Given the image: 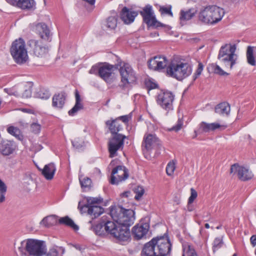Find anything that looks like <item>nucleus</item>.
<instances>
[{"label": "nucleus", "instance_id": "f257e3e1", "mask_svg": "<svg viewBox=\"0 0 256 256\" xmlns=\"http://www.w3.org/2000/svg\"><path fill=\"white\" fill-rule=\"evenodd\" d=\"M110 214L116 222L118 240L128 241L130 237V227L134 224L135 220L134 212L118 205L111 206Z\"/></svg>", "mask_w": 256, "mask_h": 256}, {"label": "nucleus", "instance_id": "f03ea898", "mask_svg": "<svg viewBox=\"0 0 256 256\" xmlns=\"http://www.w3.org/2000/svg\"><path fill=\"white\" fill-rule=\"evenodd\" d=\"M172 244L168 232L153 238L144 246L141 256H167L170 254Z\"/></svg>", "mask_w": 256, "mask_h": 256}, {"label": "nucleus", "instance_id": "7ed1b4c3", "mask_svg": "<svg viewBox=\"0 0 256 256\" xmlns=\"http://www.w3.org/2000/svg\"><path fill=\"white\" fill-rule=\"evenodd\" d=\"M106 124L112 135L108 144L110 157L112 158L116 156L118 150L123 148L124 140L126 137L124 135L118 133L122 130V125L118 122V118L106 120Z\"/></svg>", "mask_w": 256, "mask_h": 256}, {"label": "nucleus", "instance_id": "20e7f679", "mask_svg": "<svg viewBox=\"0 0 256 256\" xmlns=\"http://www.w3.org/2000/svg\"><path fill=\"white\" fill-rule=\"evenodd\" d=\"M224 15V9L216 6H206L200 9L198 20L204 24L214 25L220 22Z\"/></svg>", "mask_w": 256, "mask_h": 256}, {"label": "nucleus", "instance_id": "39448f33", "mask_svg": "<svg viewBox=\"0 0 256 256\" xmlns=\"http://www.w3.org/2000/svg\"><path fill=\"white\" fill-rule=\"evenodd\" d=\"M10 52L14 62L18 64H24L28 60L25 42L21 38L12 42L10 48Z\"/></svg>", "mask_w": 256, "mask_h": 256}, {"label": "nucleus", "instance_id": "423d86ee", "mask_svg": "<svg viewBox=\"0 0 256 256\" xmlns=\"http://www.w3.org/2000/svg\"><path fill=\"white\" fill-rule=\"evenodd\" d=\"M166 75L182 80L189 76L192 72V67L188 63L170 62L166 68Z\"/></svg>", "mask_w": 256, "mask_h": 256}, {"label": "nucleus", "instance_id": "0eeeda50", "mask_svg": "<svg viewBox=\"0 0 256 256\" xmlns=\"http://www.w3.org/2000/svg\"><path fill=\"white\" fill-rule=\"evenodd\" d=\"M88 223L91 224L90 230H92L96 235L104 236L106 234H110L118 240V233L116 231V225L115 222L102 221L94 224L92 220H90L88 222Z\"/></svg>", "mask_w": 256, "mask_h": 256}, {"label": "nucleus", "instance_id": "6e6552de", "mask_svg": "<svg viewBox=\"0 0 256 256\" xmlns=\"http://www.w3.org/2000/svg\"><path fill=\"white\" fill-rule=\"evenodd\" d=\"M236 46L234 44H226L220 48L218 58L224 65L225 67L232 70L236 64V55L235 54Z\"/></svg>", "mask_w": 256, "mask_h": 256}, {"label": "nucleus", "instance_id": "1a4fd4ad", "mask_svg": "<svg viewBox=\"0 0 256 256\" xmlns=\"http://www.w3.org/2000/svg\"><path fill=\"white\" fill-rule=\"evenodd\" d=\"M142 16L143 22L146 23L148 27L152 26L158 28L160 27L166 28L168 30L170 29V26L164 24L158 21L156 18L152 10V6L148 4L140 12Z\"/></svg>", "mask_w": 256, "mask_h": 256}, {"label": "nucleus", "instance_id": "9d476101", "mask_svg": "<svg viewBox=\"0 0 256 256\" xmlns=\"http://www.w3.org/2000/svg\"><path fill=\"white\" fill-rule=\"evenodd\" d=\"M142 150L144 154L151 152L155 149L156 154H160L163 148L162 142L155 134H145L142 144Z\"/></svg>", "mask_w": 256, "mask_h": 256}, {"label": "nucleus", "instance_id": "9b49d317", "mask_svg": "<svg viewBox=\"0 0 256 256\" xmlns=\"http://www.w3.org/2000/svg\"><path fill=\"white\" fill-rule=\"evenodd\" d=\"M25 249L32 256H42L46 254V251L44 242L34 239L26 240Z\"/></svg>", "mask_w": 256, "mask_h": 256}, {"label": "nucleus", "instance_id": "f8f14e48", "mask_svg": "<svg viewBox=\"0 0 256 256\" xmlns=\"http://www.w3.org/2000/svg\"><path fill=\"white\" fill-rule=\"evenodd\" d=\"M174 96L170 91L161 90L157 96L156 102L163 109L167 111L173 110Z\"/></svg>", "mask_w": 256, "mask_h": 256}, {"label": "nucleus", "instance_id": "ddd939ff", "mask_svg": "<svg viewBox=\"0 0 256 256\" xmlns=\"http://www.w3.org/2000/svg\"><path fill=\"white\" fill-rule=\"evenodd\" d=\"M120 72L121 76L122 84L120 86L124 88L127 85L134 84L136 80V77L133 70L128 64H124L120 68Z\"/></svg>", "mask_w": 256, "mask_h": 256}, {"label": "nucleus", "instance_id": "4468645a", "mask_svg": "<svg viewBox=\"0 0 256 256\" xmlns=\"http://www.w3.org/2000/svg\"><path fill=\"white\" fill-rule=\"evenodd\" d=\"M128 176V170L124 166H116L112 172L110 182L112 184H118L127 179Z\"/></svg>", "mask_w": 256, "mask_h": 256}, {"label": "nucleus", "instance_id": "2eb2a0df", "mask_svg": "<svg viewBox=\"0 0 256 256\" xmlns=\"http://www.w3.org/2000/svg\"><path fill=\"white\" fill-rule=\"evenodd\" d=\"M27 46L33 54L38 56L42 58L45 56L48 52V48L42 44L41 42L31 39L28 41Z\"/></svg>", "mask_w": 256, "mask_h": 256}, {"label": "nucleus", "instance_id": "dca6fc26", "mask_svg": "<svg viewBox=\"0 0 256 256\" xmlns=\"http://www.w3.org/2000/svg\"><path fill=\"white\" fill-rule=\"evenodd\" d=\"M114 69V65L108 63H104L102 66H99L98 70V76L102 78L108 84H110L113 82V72Z\"/></svg>", "mask_w": 256, "mask_h": 256}, {"label": "nucleus", "instance_id": "f3484780", "mask_svg": "<svg viewBox=\"0 0 256 256\" xmlns=\"http://www.w3.org/2000/svg\"><path fill=\"white\" fill-rule=\"evenodd\" d=\"M148 67L150 70H160L168 67L170 64L166 56H158L149 60L148 62Z\"/></svg>", "mask_w": 256, "mask_h": 256}, {"label": "nucleus", "instance_id": "a211bd4d", "mask_svg": "<svg viewBox=\"0 0 256 256\" xmlns=\"http://www.w3.org/2000/svg\"><path fill=\"white\" fill-rule=\"evenodd\" d=\"M237 172L240 180L246 181L251 179L253 176L252 172L246 168L240 166L238 164H234L231 166L230 173Z\"/></svg>", "mask_w": 256, "mask_h": 256}, {"label": "nucleus", "instance_id": "6ab92c4d", "mask_svg": "<svg viewBox=\"0 0 256 256\" xmlns=\"http://www.w3.org/2000/svg\"><path fill=\"white\" fill-rule=\"evenodd\" d=\"M78 208L80 211L85 212L86 210L88 214L90 216L92 220L98 217L104 212V209L102 206L89 205L81 206L80 202L78 203Z\"/></svg>", "mask_w": 256, "mask_h": 256}, {"label": "nucleus", "instance_id": "aec40b11", "mask_svg": "<svg viewBox=\"0 0 256 256\" xmlns=\"http://www.w3.org/2000/svg\"><path fill=\"white\" fill-rule=\"evenodd\" d=\"M35 30L36 34L42 40L46 42H51L52 40V33L45 23L40 22L37 24L35 26Z\"/></svg>", "mask_w": 256, "mask_h": 256}, {"label": "nucleus", "instance_id": "412c9836", "mask_svg": "<svg viewBox=\"0 0 256 256\" xmlns=\"http://www.w3.org/2000/svg\"><path fill=\"white\" fill-rule=\"evenodd\" d=\"M150 228V224L148 222L142 223L140 225H136L132 229V234L135 239L138 240L142 238L147 234Z\"/></svg>", "mask_w": 256, "mask_h": 256}, {"label": "nucleus", "instance_id": "4be33fe9", "mask_svg": "<svg viewBox=\"0 0 256 256\" xmlns=\"http://www.w3.org/2000/svg\"><path fill=\"white\" fill-rule=\"evenodd\" d=\"M8 4L22 10H33L35 8L34 0H6Z\"/></svg>", "mask_w": 256, "mask_h": 256}, {"label": "nucleus", "instance_id": "5701e85b", "mask_svg": "<svg viewBox=\"0 0 256 256\" xmlns=\"http://www.w3.org/2000/svg\"><path fill=\"white\" fill-rule=\"evenodd\" d=\"M138 13L136 12L130 10L127 7H124L120 12V18L126 24L132 23Z\"/></svg>", "mask_w": 256, "mask_h": 256}, {"label": "nucleus", "instance_id": "b1692460", "mask_svg": "<svg viewBox=\"0 0 256 256\" xmlns=\"http://www.w3.org/2000/svg\"><path fill=\"white\" fill-rule=\"evenodd\" d=\"M16 150L14 143L7 140L0 139V152L4 156H10Z\"/></svg>", "mask_w": 256, "mask_h": 256}, {"label": "nucleus", "instance_id": "393cba45", "mask_svg": "<svg viewBox=\"0 0 256 256\" xmlns=\"http://www.w3.org/2000/svg\"><path fill=\"white\" fill-rule=\"evenodd\" d=\"M227 127L226 124H220L216 122L208 124L202 122L200 124V130L204 132H209L217 129L222 131L224 130Z\"/></svg>", "mask_w": 256, "mask_h": 256}, {"label": "nucleus", "instance_id": "a878e982", "mask_svg": "<svg viewBox=\"0 0 256 256\" xmlns=\"http://www.w3.org/2000/svg\"><path fill=\"white\" fill-rule=\"evenodd\" d=\"M66 94L64 92L55 94L52 98V106L56 108L62 109L65 104Z\"/></svg>", "mask_w": 256, "mask_h": 256}, {"label": "nucleus", "instance_id": "bb28decb", "mask_svg": "<svg viewBox=\"0 0 256 256\" xmlns=\"http://www.w3.org/2000/svg\"><path fill=\"white\" fill-rule=\"evenodd\" d=\"M42 175L47 180H52L56 171V166L53 162L46 164L43 168H38Z\"/></svg>", "mask_w": 256, "mask_h": 256}, {"label": "nucleus", "instance_id": "cd10ccee", "mask_svg": "<svg viewBox=\"0 0 256 256\" xmlns=\"http://www.w3.org/2000/svg\"><path fill=\"white\" fill-rule=\"evenodd\" d=\"M76 103L74 106L68 111V114L70 116H74L78 111L84 108L83 104L81 102L80 96L78 91L75 90Z\"/></svg>", "mask_w": 256, "mask_h": 256}, {"label": "nucleus", "instance_id": "c85d7f7f", "mask_svg": "<svg viewBox=\"0 0 256 256\" xmlns=\"http://www.w3.org/2000/svg\"><path fill=\"white\" fill-rule=\"evenodd\" d=\"M230 110V105L227 102H221L215 107V112L221 115L228 116Z\"/></svg>", "mask_w": 256, "mask_h": 256}, {"label": "nucleus", "instance_id": "c756f323", "mask_svg": "<svg viewBox=\"0 0 256 256\" xmlns=\"http://www.w3.org/2000/svg\"><path fill=\"white\" fill-rule=\"evenodd\" d=\"M117 23L118 16H110L106 18L103 28L106 30H114L116 28Z\"/></svg>", "mask_w": 256, "mask_h": 256}, {"label": "nucleus", "instance_id": "7c9ffc66", "mask_svg": "<svg viewBox=\"0 0 256 256\" xmlns=\"http://www.w3.org/2000/svg\"><path fill=\"white\" fill-rule=\"evenodd\" d=\"M196 14V10L191 8L188 10H181L180 19L181 21H186L191 20Z\"/></svg>", "mask_w": 256, "mask_h": 256}, {"label": "nucleus", "instance_id": "2f4dec72", "mask_svg": "<svg viewBox=\"0 0 256 256\" xmlns=\"http://www.w3.org/2000/svg\"><path fill=\"white\" fill-rule=\"evenodd\" d=\"M182 256H198L194 246L188 242L182 244Z\"/></svg>", "mask_w": 256, "mask_h": 256}, {"label": "nucleus", "instance_id": "473e14b6", "mask_svg": "<svg viewBox=\"0 0 256 256\" xmlns=\"http://www.w3.org/2000/svg\"><path fill=\"white\" fill-rule=\"evenodd\" d=\"M58 222L60 224L70 226L73 228L74 230H78L79 229L78 226L75 224L74 222L68 216H66L60 218L58 220Z\"/></svg>", "mask_w": 256, "mask_h": 256}, {"label": "nucleus", "instance_id": "72a5a7b5", "mask_svg": "<svg viewBox=\"0 0 256 256\" xmlns=\"http://www.w3.org/2000/svg\"><path fill=\"white\" fill-rule=\"evenodd\" d=\"M246 56L248 63L252 66H255L256 65V60L254 55V47L249 46L247 48Z\"/></svg>", "mask_w": 256, "mask_h": 256}, {"label": "nucleus", "instance_id": "f704fd0d", "mask_svg": "<svg viewBox=\"0 0 256 256\" xmlns=\"http://www.w3.org/2000/svg\"><path fill=\"white\" fill-rule=\"evenodd\" d=\"M7 131L10 134L15 136L18 140H22L23 139V135L20 130L17 127L10 126L8 128Z\"/></svg>", "mask_w": 256, "mask_h": 256}, {"label": "nucleus", "instance_id": "c9c22d12", "mask_svg": "<svg viewBox=\"0 0 256 256\" xmlns=\"http://www.w3.org/2000/svg\"><path fill=\"white\" fill-rule=\"evenodd\" d=\"M57 217L54 216H50L43 218L41 222V224L42 223L46 227L48 228L56 224L57 222Z\"/></svg>", "mask_w": 256, "mask_h": 256}, {"label": "nucleus", "instance_id": "e433bc0d", "mask_svg": "<svg viewBox=\"0 0 256 256\" xmlns=\"http://www.w3.org/2000/svg\"><path fill=\"white\" fill-rule=\"evenodd\" d=\"M80 182L83 191H87L90 189L92 187V182L90 178L88 177H85L83 179H80Z\"/></svg>", "mask_w": 256, "mask_h": 256}, {"label": "nucleus", "instance_id": "4c0bfd02", "mask_svg": "<svg viewBox=\"0 0 256 256\" xmlns=\"http://www.w3.org/2000/svg\"><path fill=\"white\" fill-rule=\"evenodd\" d=\"M212 70L216 74H218L220 76H228L229 74L228 73L223 70L220 67L216 64H212L210 65Z\"/></svg>", "mask_w": 256, "mask_h": 256}, {"label": "nucleus", "instance_id": "58836bf2", "mask_svg": "<svg viewBox=\"0 0 256 256\" xmlns=\"http://www.w3.org/2000/svg\"><path fill=\"white\" fill-rule=\"evenodd\" d=\"M172 6L168 5V6H160L159 11L161 14H167L170 16H173V14L172 12Z\"/></svg>", "mask_w": 256, "mask_h": 256}, {"label": "nucleus", "instance_id": "ea45409f", "mask_svg": "<svg viewBox=\"0 0 256 256\" xmlns=\"http://www.w3.org/2000/svg\"><path fill=\"white\" fill-rule=\"evenodd\" d=\"M102 200L103 199L100 198H87V204L84 205L97 206L96 204L101 203Z\"/></svg>", "mask_w": 256, "mask_h": 256}, {"label": "nucleus", "instance_id": "a19ab883", "mask_svg": "<svg viewBox=\"0 0 256 256\" xmlns=\"http://www.w3.org/2000/svg\"><path fill=\"white\" fill-rule=\"evenodd\" d=\"M37 97L42 99H48L50 96V94L48 90L40 89L36 93Z\"/></svg>", "mask_w": 256, "mask_h": 256}, {"label": "nucleus", "instance_id": "79ce46f5", "mask_svg": "<svg viewBox=\"0 0 256 256\" xmlns=\"http://www.w3.org/2000/svg\"><path fill=\"white\" fill-rule=\"evenodd\" d=\"M223 244L222 240L220 238H216L214 239L213 246L212 250L214 252H215L216 250L220 248Z\"/></svg>", "mask_w": 256, "mask_h": 256}, {"label": "nucleus", "instance_id": "37998d69", "mask_svg": "<svg viewBox=\"0 0 256 256\" xmlns=\"http://www.w3.org/2000/svg\"><path fill=\"white\" fill-rule=\"evenodd\" d=\"M204 68V65L203 64L199 62L198 64V67L194 74L193 76V81H194L196 80V79L201 74Z\"/></svg>", "mask_w": 256, "mask_h": 256}, {"label": "nucleus", "instance_id": "c03bdc74", "mask_svg": "<svg viewBox=\"0 0 256 256\" xmlns=\"http://www.w3.org/2000/svg\"><path fill=\"white\" fill-rule=\"evenodd\" d=\"M176 168L175 164L174 162H170L166 167V172L168 175L172 176Z\"/></svg>", "mask_w": 256, "mask_h": 256}, {"label": "nucleus", "instance_id": "a18cd8bd", "mask_svg": "<svg viewBox=\"0 0 256 256\" xmlns=\"http://www.w3.org/2000/svg\"><path fill=\"white\" fill-rule=\"evenodd\" d=\"M145 86L148 91L158 87V84L150 80L145 81Z\"/></svg>", "mask_w": 256, "mask_h": 256}, {"label": "nucleus", "instance_id": "49530a36", "mask_svg": "<svg viewBox=\"0 0 256 256\" xmlns=\"http://www.w3.org/2000/svg\"><path fill=\"white\" fill-rule=\"evenodd\" d=\"M30 129L33 133L38 134L40 131L41 126L38 123L34 122L30 125Z\"/></svg>", "mask_w": 256, "mask_h": 256}, {"label": "nucleus", "instance_id": "de8ad7c7", "mask_svg": "<svg viewBox=\"0 0 256 256\" xmlns=\"http://www.w3.org/2000/svg\"><path fill=\"white\" fill-rule=\"evenodd\" d=\"M190 196L188 200V204L192 203L198 196L197 192L193 188L190 189Z\"/></svg>", "mask_w": 256, "mask_h": 256}, {"label": "nucleus", "instance_id": "09e8293b", "mask_svg": "<svg viewBox=\"0 0 256 256\" xmlns=\"http://www.w3.org/2000/svg\"><path fill=\"white\" fill-rule=\"evenodd\" d=\"M4 91L6 92L9 95H14L16 96H20V92H18L15 90L14 88H4Z\"/></svg>", "mask_w": 256, "mask_h": 256}, {"label": "nucleus", "instance_id": "8fccbe9b", "mask_svg": "<svg viewBox=\"0 0 256 256\" xmlns=\"http://www.w3.org/2000/svg\"><path fill=\"white\" fill-rule=\"evenodd\" d=\"M23 92L20 93V96L23 98H28L31 96L32 95V90L30 88H26L23 90Z\"/></svg>", "mask_w": 256, "mask_h": 256}, {"label": "nucleus", "instance_id": "3c124183", "mask_svg": "<svg viewBox=\"0 0 256 256\" xmlns=\"http://www.w3.org/2000/svg\"><path fill=\"white\" fill-rule=\"evenodd\" d=\"M135 192L136 194L134 196V198L136 200H138L144 194V190L142 188L140 187L136 190Z\"/></svg>", "mask_w": 256, "mask_h": 256}, {"label": "nucleus", "instance_id": "603ef678", "mask_svg": "<svg viewBox=\"0 0 256 256\" xmlns=\"http://www.w3.org/2000/svg\"><path fill=\"white\" fill-rule=\"evenodd\" d=\"M183 124V121L181 118H178L177 124L173 126L172 128V130H174L176 132H178L182 128V126Z\"/></svg>", "mask_w": 256, "mask_h": 256}, {"label": "nucleus", "instance_id": "864d4df0", "mask_svg": "<svg viewBox=\"0 0 256 256\" xmlns=\"http://www.w3.org/2000/svg\"><path fill=\"white\" fill-rule=\"evenodd\" d=\"M72 144L74 147L76 148V149H80L84 146V142L83 141L79 142L78 140H75L74 141L72 142Z\"/></svg>", "mask_w": 256, "mask_h": 256}, {"label": "nucleus", "instance_id": "5fc2aeb1", "mask_svg": "<svg viewBox=\"0 0 256 256\" xmlns=\"http://www.w3.org/2000/svg\"><path fill=\"white\" fill-rule=\"evenodd\" d=\"M7 190V186L4 182L0 179V192L6 193Z\"/></svg>", "mask_w": 256, "mask_h": 256}, {"label": "nucleus", "instance_id": "6e6d98bb", "mask_svg": "<svg viewBox=\"0 0 256 256\" xmlns=\"http://www.w3.org/2000/svg\"><path fill=\"white\" fill-rule=\"evenodd\" d=\"M99 66H94L92 67L91 69L89 71V73L90 74H94L98 76V70Z\"/></svg>", "mask_w": 256, "mask_h": 256}, {"label": "nucleus", "instance_id": "4d7b16f0", "mask_svg": "<svg viewBox=\"0 0 256 256\" xmlns=\"http://www.w3.org/2000/svg\"><path fill=\"white\" fill-rule=\"evenodd\" d=\"M130 118V116H129L128 115L122 116L118 117V120H121L122 122L124 123H127L129 121V119Z\"/></svg>", "mask_w": 256, "mask_h": 256}, {"label": "nucleus", "instance_id": "13d9d810", "mask_svg": "<svg viewBox=\"0 0 256 256\" xmlns=\"http://www.w3.org/2000/svg\"><path fill=\"white\" fill-rule=\"evenodd\" d=\"M58 252L55 249L50 250L48 254V256H58Z\"/></svg>", "mask_w": 256, "mask_h": 256}, {"label": "nucleus", "instance_id": "bf43d9fd", "mask_svg": "<svg viewBox=\"0 0 256 256\" xmlns=\"http://www.w3.org/2000/svg\"><path fill=\"white\" fill-rule=\"evenodd\" d=\"M6 194V193H3L2 192H0V204L5 201Z\"/></svg>", "mask_w": 256, "mask_h": 256}, {"label": "nucleus", "instance_id": "052dcab7", "mask_svg": "<svg viewBox=\"0 0 256 256\" xmlns=\"http://www.w3.org/2000/svg\"><path fill=\"white\" fill-rule=\"evenodd\" d=\"M250 240L253 246H256V235H252L250 238Z\"/></svg>", "mask_w": 256, "mask_h": 256}, {"label": "nucleus", "instance_id": "680f3d73", "mask_svg": "<svg viewBox=\"0 0 256 256\" xmlns=\"http://www.w3.org/2000/svg\"><path fill=\"white\" fill-rule=\"evenodd\" d=\"M130 191H126V192H122L121 194V196L122 197L128 198L130 196Z\"/></svg>", "mask_w": 256, "mask_h": 256}, {"label": "nucleus", "instance_id": "e2e57ef3", "mask_svg": "<svg viewBox=\"0 0 256 256\" xmlns=\"http://www.w3.org/2000/svg\"><path fill=\"white\" fill-rule=\"evenodd\" d=\"M204 226H205V228H210V225H209V224H207V223H206V224H204Z\"/></svg>", "mask_w": 256, "mask_h": 256}, {"label": "nucleus", "instance_id": "0e129e2a", "mask_svg": "<svg viewBox=\"0 0 256 256\" xmlns=\"http://www.w3.org/2000/svg\"><path fill=\"white\" fill-rule=\"evenodd\" d=\"M110 166H114V160H112V161L110 162Z\"/></svg>", "mask_w": 256, "mask_h": 256}, {"label": "nucleus", "instance_id": "69168bd1", "mask_svg": "<svg viewBox=\"0 0 256 256\" xmlns=\"http://www.w3.org/2000/svg\"><path fill=\"white\" fill-rule=\"evenodd\" d=\"M96 172H98L99 174H100V173H101V172H100V170L99 169H98V168H96Z\"/></svg>", "mask_w": 256, "mask_h": 256}, {"label": "nucleus", "instance_id": "338daca9", "mask_svg": "<svg viewBox=\"0 0 256 256\" xmlns=\"http://www.w3.org/2000/svg\"><path fill=\"white\" fill-rule=\"evenodd\" d=\"M221 228H222V225H220V226H218L216 228V229L218 230V229Z\"/></svg>", "mask_w": 256, "mask_h": 256}, {"label": "nucleus", "instance_id": "774afa93", "mask_svg": "<svg viewBox=\"0 0 256 256\" xmlns=\"http://www.w3.org/2000/svg\"><path fill=\"white\" fill-rule=\"evenodd\" d=\"M232 256H237L236 254H234Z\"/></svg>", "mask_w": 256, "mask_h": 256}]
</instances>
